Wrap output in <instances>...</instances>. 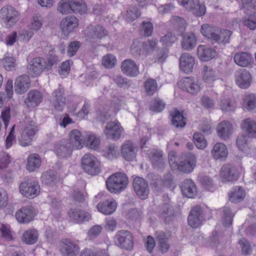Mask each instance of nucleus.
Returning <instances> with one entry per match:
<instances>
[{
	"label": "nucleus",
	"mask_w": 256,
	"mask_h": 256,
	"mask_svg": "<svg viewBox=\"0 0 256 256\" xmlns=\"http://www.w3.org/2000/svg\"><path fill=\"white\" fill-rule=\"evenodd\" d=\"M216 51L214 48L204 45H200L197 48V54L202 61H208L214 57Z\"/></svg>",
	"instance_id": "32"
},
{
	"label": "nucleus",
	"mask_w": 256,
	"mask_h": 256,
	"mask_svg": "<svg viewBox=\"0 0 256 256\" xmlns=\"http://www.w3.org/2000/svg\"><path fill=\"white\" fill-rule=\"evenodd\" d=\"M68 214L69 217L78 223L88 221L91 218L89 212L77 208L70 209Z\"/></svg>",
	"instance_id": "30"
},
{
	"label": "nucleus",
	"mask_w": 256,
	"mask_h": 256,
	"mask_svg": "<svg viewBox=\"0 0 256 256\" xmlns=\"http://www.w3.org/2000/svg\"><path fill=\"white\" fill-rule=\"evenodd\" d=\"M245 192L241 186H236L230 196V200L234 203H238L244 200Z\"/></svg>",
	"instance_id": "45"
},
{
	"label": "nucleus",
	"mask_w": 256,
	"mask_h": 256,
	"mask_svg": "<svg viewBox=\"0 0 256 256\" xmlns=\"http://www.w3.org/2000/svg\"><path fill=\"white\" fill-rule=\"evenodd\" d=\"M54 151L60 158H68L72 154V144L69 140L63 139L55 144Z\"/></svg>",
	"instance_id": "11"
},
{
	"label": "nucleus",
	"mask_w": 256,
	"mask_h": 256,
	"mask_svg": "<svg viewBox=\"0 0 256 256\" xmlns=\"http://www.w3.org/2000/svg\"><path fill=\"white\" fill-rule=\"evenodd\" d=\"M73 146L76 149L82 148L84 144V140L81 132L78 130H73L69 134Z\"/></svg>",
	"instance_id": "40"
},
{
	"label": "nucleus",
	"mask_w": 256,
	"mask_h": 256,
	"mask_svg": "<svg viewBox=\"0 0 256 256\" xmlns=\"http://www.w3.org/2000/svg\"><path fill=\"white\" fill-rule=\"evenodd\" d=\"M38 131V127L34 122L32 120L26 124L19 140L20 144L22 146L30 145Z\"/></svg>",
	"instance_id": "4"
},
{
	"label": "nucleus",
	"mask_w": 256,
	"mask_h": 256,
	"mask_svg": "<svg viewBox=\"0 0 256 256\" xmlns=\"http://www.w3.org/2000/svg\"><path fill=\"white\" fill-rule=\"evenodd\" d=\"M241 128L246 132L248 136L256 138V122L250 118L244 120L241 124Z\"/></svg>",
	"instance_id": "39"
},
{
	"label": "nucleus",
	"mask_w": 256,
	"mask_h": 256,
	"mask_svg": "<svg viewBox=\"0 0 256 256\" xmlns=\"http://www.w3.org/2000/svg\"><path fill=\"white\" fill-rule=\"evenodd\" d=\"M149 158L154 168H162L164 162L162 152L160 150H154L149 154Z\"/></svg>",
	"instance_id": "36"
},
{
	"label": "nucleus",
	"mask_w": 256,
	"mask_h": 256,
	"mask_svg": "<svg viewBox=\"0 0 256 256\" xmlns=\"http://www.w3.org/2000/svg\"><path fill=\"white\" fill-rule=\"evenodd\" d=\"M144 44L138 40L134 41L130 48L131 54L136 57L139 56L144 52Z\"/></svg>",
	"instance_id": "53"
},
{
	"label": "nucleus",
	"mask_w": 256,
	"mask_h": 256,
	"mask_svg": "<svg viewBox=\"0 0 256 256\" xmlns=\"http://www.w3.org/2000/svg\"><path fill=\"white\" fill-rule=\"evenodd\" d=\"M121 70L124 74L130 76H136L139 74L138 66L131 59H126L122 62Z\"/></svg>",
	"instance_id": "24"
},
{
	"label": "nucleus",
	"mask_w": 256,
	"mask_h": 256,
	"mask_svg": "<svg viewBox=\"0 0 256 256\" xmlns=\"http://www.w3.org/2000/svg\"><path fill=\"white\" fill-rule=\"evenodd\" d=\"M196 162V156L192 154H190L184 161L178 162L176 164L177 168H174L172 170L183 173H190L195 168Z\"/></svg>",
	"instance_id": "17"
},
{
	"label": "nucleus",
	"mask_w": 256,
	"mask_h": 256,
	"mask_svg": "<svg viewBox=\"0 0 256 256\" xmlns=\"http://www.w3.org/2000/svg\"><path fill=\"white\" fill-rule=\"evenodd\" d=\"M178 86L182 90L194 94L200 91V85L198 81L194 78L185 77L178 83Z\"/></svg>",
	"instance_id": "9"
},
{
	"label": "nucleus",
	"mask_w": 256,
	"mask_h": 256,
	"mask_svg": "<svg viewBox=\"0 0 256 256\" xmlns=\"http://www.w3.org/2000/svg\"><path fill=\"white\" fill-rule=\"evenodd\" d=\"M220 174L224 182L236 180L238 176L236 167L231 164L223 166L220 169Z\"/></svg>",
	"instance_id": "18"
},
{
	"label": "nucleus",
	"mask_w": 256,
	"mask_h": 256,
	"mask_svg": "<svg viewBox=\"0 0 256 256\" xmlns=\"http://www.w3.org/2000/svg\"><path fill=\"white\" fill-rule=\"evenodd\" d=\"M232 124L228 121L224 120L220 122L216 128L218 136L224 140H226L232 133Z\"/></svg>",
	"instance_id": "28"
},
{
	"label": "nucleus",
	"mask_w": 256,
	"mask_h": 256,
	"mask_svg": "<svg viewBox=\"0 0 256 256\" xmlns=\"http://www.w3.org/2000/svg\"><path fill=\"white\" fill-rule=\"evenodd\" d=\"M41 164V160L38 154H32L28 156L26 168L29 172H34L38 168Z\"/></svg>",
	"instance_id": "44"
},
{
	"label": "nucleus",
	"mask_w": 256,
	"mask_h": 256,
	"mask_svg": "<svg viewBox=\"0 0 256 256\" xmlns=\"http://www.w3.org/2000/svg\"><path fill=\"white\" fill-rule=\"evenodd\" d=\"M160 216L166 223L170 222L174 216L173 208L168 204H164Z\"/></svg>",
	"instance_id": "43"
},
{
	"label": "nucleus",
	"mask_w": 256,
	"mask_h": 256,
	"mask_svg": "<svg viewBox=\"0 0 256 256\" xmlns=\"http://www.w3.org/2000/svg\"><path fill=\"white\" fill-rule=\"evenodd\" d=\"M78 26V20L74 16H68L62 20L60 28L62 34L68 36Z\"/></svg>",
	"instance_id": "15"
},
{
	"label": "nucleus",
	"mask_w": 256,
	"mask_h": 256,
	"mask_svg": "<svg viewBox=\"0 0 256 256\" xmlns=\"http://www.w3.org/2000/svg\"><path fill=\"white\" fill-rule=\"evenodd\" d=\"M136 152L137 148L130 140H126L122 145L121 154L126 160H133Z\"/></svg>",
	"instance_id": "20"
},
{
	"label": "nucleus",
	"mask_w": 256,
	"mask_h": 256,
	"mask_svg": "<svg viewBox=\"0 0 256 256\" xmlns=\"http://www.w3.org/2000/svg\"><path fill=\"white\" fill-rule=\"evenodd\" d=\"M236 82L241 88L246 89L251 84L252 78L248 71L245 69H240L235 73Z\"/></svg>",
	"instance_id": "14"
},
{
	"label": "nucleus",
	"mask_w": 256,
	"mask_h": 256,
	"mask_svg": "<svg viewBox=\"0 0 256 256\" xmlns=\"http://www.w3.org/2000/svg\"><path fill=\"white\" fill-rule=\"evenodd\" d=\"M44 18L40 15H36L32 17L29 28L30 29L38 31L42 26Z\"/></svg>",
	"instance_id": "55"
},
{
	"label": "nucleus",
	"mask_w": 256,
	"mask_h": 256,
	"mask_svg": "<svg viewBox=\"0 0 256 256\" xmlns=\"http://www.w3.org/2000/svg\"><path fill=\"white\" fill-rule=\"evenodd\" d=\"M194 63V58L188 53L182 54L180 58V68L186 74L192 71Z\"/></svg>",
	"instance_id": "25"
},
{
	"label": "nucleus",
	"mask_w": 256,
	"mask_h": 256,
	"mask_svg": "<svg viewBox=\"0 0 256 256\" xmlns=\"http://www.w3.org/2000/svg\"><path fill=\"white\" fill-rule=\"evenodd\" d=\"M116 62V57L112 54H108L104 56L102 59L103 66L107 68H114Z\"/></svg>",
	"instance_id": "58"
},
{
	"label": "nucleus",
	"mask_w": 256,
	"mask_h": 256,
	"mask_svg": "<svg viewBox=\"0 0 256 256\" xmlns=\"http://www.w3.org/2000/svg\"><path fill=\"white\" fill-rule=\"evenodd\" d=\"M40 190L38 184L34 181L26 180L22 182L20 185V192L26 198H34L36 196Z\"/></svg>",
	"instance_id": "8"
},
{
	"label": "nucleus",
	"mask_w": 256,
	"mask_h": 256,
	"mask_svg": "<svg viewBox=\"0 0 256 256\" xmlns=\"http://www.w3.org/2000/svg\"><path fill=\"white\" fill-rule=\"evenodd\" d=\"M145 92L148 95H153L157 90L158 84L156 81L152 78H149L144 82Z\"/></svg>",
	"instance_id": "51"
},
{
	"label": "nucleus",
	"mask_w": 256,
	"mask_h": 256,
	"mask_svg": "<svg viewBox=\"0 0 256 256\" xmlns=\"http://www.w3.org/2000/svg\"><path fill=\"white\" fill-rule=\"evenodd\" d=\"M211 154L214 159L224 160L227 158L228 152L224 144L217 142L214 146Z\"/></svg>",
	"instance_id": "31"
},
{
	"label": "nucleus",
	"mask_w": 256,
	"mask_h": 256,
	"mask_svg": "<svg viewBox=\"0 0 256 256\" xmlns=\"http://www.w3.org/2000/svg\"><path fill=\"white\" fill-rule=\"evenodd\" d=\"M38 231L34 228H30L25 230L22 236V241L28 244L36 243L38 238Z\"/></svg>",
	"instance_id": "38"
},
{
	"label": "nucleus",
	"mask_w": 256,
	"mask_h": 256,
	"mask_svg": "<svg viewBox=\"0 0 256 256\" xmlns=\"http://www.w3.org/2000/svg\"><path fill=\"white\" fill-rule=\"evenodd\" d=\"M20 20V14L10 6H3L0 10V22L10 28L16 24Z\"/></svg>",
	"instance_id": "2"
},
{
	"label": "nucleus",
	"mask_w": 256,
	"mask_h": 256,
	"mask_svg": "<svg viewBox=\"0 0 256 256\" xmlns=\"http://www.w3.org/2000/svg\"><path fill=\"white\" fill-rule=\"evenodd\" d=\"M171 236L172 234L170 231L156 232V238L158 248L162 254L166 253L169 250L170 247V240Z\"/></svg>",
	"instance_id": "12"
},
{
	"label": "nucleus",
	"mask_w": 256,
	"mask_h": 256,
	"mask_svg": "<svg viewBox=\"0 0 256 256\" xmlns=\"http://www.w3.org/2000/svg\"><path fill=\"white\" fill-rule=\"evenodd\" d=\"M82 166L84 171L92 176L96 175L101 172L100 162L90 154H86L82 156Z\"/></svg>",
	"instance_id": "3"
},
{
	"label": "nucleus",
	"mask_w": 256,
	"mask_h": 256,
	"mask_svg": "<svg viewBox=\"0 0 256 256\" xmlns=\"http://www.w3.org/2000/svg\"><path fill=\"white\" fill-rule=\"evenodd\" d=\"M100 144L99 138L94 134H90L87 136L86 140H84V144L90 149L96 150L98 148Z\"/></svg>",
	"instance_id": "52"
},
{
	"label": "nucleus",
	"mask_w": 256,
	"mask_h": 256,
	"mask_svg": "<svg viewBox=\"0 0 256 256\" xmlns=\"http://www.w3.org/2000/svg\"><path fill=\"white\" fill-rule=\"evenodd\" d=\"M108 35V30L101 25L88 28L86 36L90 42H96Z\"/></svg>",
	"instance_id": "13"
},
{
	"label": "nucleus",
	"mask_w": 256,
	"mask_h": 256,
	"mask_svg": "<svg viewBox=\"0 0 256 256\" xmlns=\"http://www.w3.org/2000/svg\"><path fill=\"white\" fill-rule=\"evenodd\" d=\"M132 187L136 194L142 200L148 198L150 189L148 182L144 178L136 177L132 181Z\"/></svg>",
	"instance_id": "7"
},
{
	"label": "nucleus",
	"mask_w": 256,
	"mask_h": 256,
	"mask_svg": "<svg viewBox=\"0 0 256 256\" xmlns=\"http://www.w3.org/2000/svg\"><path fill=\"white\" fill-rule=\"evenodd\" d=\"M222 212V224L224 226H230L232 222V218L234 214L231 212L230 208L228 207H224L221 211Z\"/></svg>",
	"instance_id": "46"
},
{
	"label": "nucleus",
	"mask_w": 256,
	"mask_h": 256,
	"mask_svg": "<svg viewBox=\"0 0 256 256\" xmlns=\"http://www.w3.org/2000/svg\"><path fill=\"white\" fill-rule=\"evenodd\" d=\"M218 28L208 24L202 26L200 32L202 34L212 40L213 36H214Z\"/></svg>",
	"instance_id": "50"
},
{
	"label": "nucleus",
	"mask_w": 256,
	"mask_h": 256,
	"mask_svg": "<svg viewBox=\"0 0 256 256\" xmlns=\"http://www.w3.org/2000/svg\"><path fill=\"white\" fill-rule=\"evenodd\" d=\"M180 188L182 194L188 198H194L196 196V188L191 179L184 180L182 182Z\"/></svg>",
	"instance_id": "27"
},
{
	"label": "nucleus",
	"mask_w": 256,
	"mask_h": 256,
	"mask_svg": "<svg viewBox=\"0 0 256 256\" xmlns=\"http://www.w3.org/2000/svg\"><path fill=\"white\" fill-rule=\"evenodd\" d=\"M30 80L27 75H22L18 77L14 82V91L19 94L26 92L30 88Z\"/></svg>",
	"instance_id": "23"
},
{
	"label": "nucleus",
	"mask_w": 256,
	"mask_h": 256,
	"mask_svg": "<svg viewBox=\"0 0 256 256\" xmlns=\"http://www.w3.org/2000/svg\"><path fill=\"white\" fill-rule=\"evenodd\" d=\"M128 184L126 174L123 172H116L110 176L106 181L108 190L111 193H119L126 188Z\"/></svg>",
	"instance_id": "1"
},
{
	"label": "nucleus",
	"mask_w": 256,
	"mask_h": 256,
	"mask_svg": "<svg viewBox=\"0 0 256 256\" xmlns=\"http://www.w3.org/2000/svg\"><path fill=\"white\" fill-rule=\"evenodd\" d=\"M117 207L115 200H106L97 204L98 210L104 214L110 215L114 212Z\"/></svg>",
	"instance_id": "35"
},
{
	"label": "nucleus",
	"mask_w": 256,
	"mask_h": 256,
	"mask_svg": "<svg viewBox=\"0 0 256 256\" xmlns=\"http://www.w3.org/2000/svg\"><path fill=\"white\" fill-rule=\"evenodd\" d=\"M234 58L235 63L242 67L248 66L253 62L252 56L246 52H236Z\"/></svg>",
	"instance_id": "33"
},
{
	"label": "nucleus",
	"mask_w": 256,
	"mask_h": 256,
	"mask_svg": "<svg viewBox=\"0 0 256 256\" xmlns=\"http://www.w3.org/2000/svg\"><path fill=\"white\" fill-rule=\"evenodd\" d=\"M140 15V12L136 6H131L127 10L126 18L128 20L133 21Z\"/></svg>",
	"instance_id": "60"
},
{
	"label": "nucleus",
	"mask_w": 256,
	"mask_h": 256,
	"mask_svg": "<svg viewBox=\"0 0 256 256\" xmlns=\"http://www.w3.org/2000/svg\"><path fill=\"white\" fill-rule=\"evenodd\" d=\"M194 141L196 146L199 149H204L207 144L206 141L200 133L196 132L194 134Z\"/></svg>",
	"instance_id": "57"
},
{
	"label": "nucleus",
	"mask_w": 256,
	"mask_h": 256,
	"mask_svg": "<svg viewBox=\"0 0 256 256\" xmlns=\"http://www.w3.org/2000/svg\"><path fill=\"white\" fill-rule=\"evenodd\" d=\"M202 210L200 206H196L191 210L188 216V224L192 228H196L202 222Z\"/></svg>",
	"instance_id": "21"
},
{
	"label": "nucleus",
	"mask_w": 256,
	"mask_h": 256,
	"mask_svg": "<svg viewBox=\"0 0 256 256\" xmlns=\"http://www.w3.org/2000/svg\"><path fill=\"white\" fill-rule=\"evenodd\" d=\"M102 227L100 225H94L88 230L87 234L90 240H93L97 238L101 233Z\"/></svg>",
	"instance_id": "62"
},
{
	"label": "nucleus",
	"mask_w": 256,
	"mask_h": 256,
	"mask_svg": "<svg viewBox=\"0 0 256 256\" xmlns=\"http://www.w3.org/2000/svg\"><path fill=\"white\" fill-rule=\"evenodd\" d=\"M70 0H62L58 7V11L62 14H68L72 12Z\"/></svg>",
	"instance_id": "54"
},
{
	"label": "nucleus",
	"mask_w": 256,
	"mask_h": 256,
	"mask_svg": "<svg viewBox=\"0 0 256 256\" xmlns=\"http://www.w3.org/2000/svg\"><path fill=\"white\" fill-rule=\"evenodd\" d=\"M116 242L118 246L126 250H131L134 246L133 236L132 234L126 230H120L117 232Z\"/></svg>",
	"instance_id": "6"
},
{
	"label": "nucleus",
	"mask_w": 256,
	"mask_h": 256,
	"mask_svg": "<svg viewBox=\"0 0 256 256\" xmlns=\"http://www.w3.org/2000/svg\"><path fill=\"white\" fill-rule=\"evenodd\" d=\"M178 2L188 10L197 16H204L206 12L205 5L198 0H176Z\"/></svg>",
	"instance_id": "5"
},
{
	"label": "nucleus",
	"mask_w": 256,
	"mask_h": 256,
	"mask_svg": "<svg viewBox=\"0 0 256 256\" xmlns=\"http://www.w3.org/2000/svg\"><path fill=\"white\" fill-rule=\"evenodd\" d=\"M104 154L108 159L116 158L119 154L118 147L114 144H110L104 150Z\"/></svg>",
	"instance_id": "49"
},
{
	"label": "nucleus",
	"mask_w": 256,
	"mask_h": 256,
	"mask_svg": "<svg viewBox=\"0 0 256 256\" xmlns=\"http://www.w3.org/2000/svg\"><path fill=\"white\" fill-rule=\"evenodd\" d=\"M242 252L244 255H250L252 251V246L246 238H242L238 241Z\"/></svg>",
	"instance_id": "59"
},
{
	"label": "nucleus",
	"mask_w": 256,
	"mask_h": 256,
	"mask_svg": "<svg viewBox=\"0 0 256 256\" xmlns=\"http://www.w3.org/2000/svg\"><path fill=\"white\" fill-rule=\"evenodd\" d=\"M52 102L54 108L58 111H62L66 106V98L64 91L60 88L56 90L53 93Z\"/></svg>",
	"instance_id": "34"
},
{
	"label": "nucleus",
	"mask_w": 256,
	"mask_h": 256,
	"mask_svg": "<svg viewBox=\"0 0 256 256\" xmlns=\"http://www.w3.org/2000/svg\"><path fill=\"white\" fill-rule=\"evenodd\" d=\"M70 0L72 12L80 14L86 13L87 10V6L82 0Z\"/></svg>",
	"instance_id": "48"
},
{
	"label": "nucleus",
	"mask_w": 256,
	"mask_h": 256,
	"mask_svg": "<svg viewBox=\"0 0 256 256\" xmlns=\"http://www.w3.org/2000/svg\"><path fill=\"white\" fill-rule=\"evenodd\" d=\"M46 68V61L40 58H36L31 61L28 68V72L32 76H36L40 74Z\"/></svg>",
	"instance_id": "19"
},
{
	"label": "nucleus",
	"mask_w": 256,
	"mask_h": 256,
	"mask_svg": "<svg viewBox=\"0 0 256 256\" xmlns=\"http://www.w3.org/2000/svg\"><path fill=\"white\" fill-rule=\"evenodd\" d=\"M244 24L251 30L256 29V16L250 15L246 17L243 21Z\"/></svg>",
	"instance_id": "64"
},
{
	"label": "nucleus",
	"mask_w": 256,
	"mask_h": 256,
	"mask_svg": "<svg viewBox=\"0 0 256 256\" xmlns=\"http://www.w3.org/2000/svg\"><path fill=\"white\" fill-rule=\"evenodd\" d=\"M196 43L194 35L192 34H187L183 36L181 44L183 48L190 50L194 48Z\"/></svg>",
	"instance_id": "42"
},
{
	"label": "nucleus",
	"mask_w": 256,
	"mask_h": 256,
	"mask_svg": "<svg viewBox=\"0 0 256 256\" xmlns=\"http://www.w3.org/2000/svg\"><path fill=\"white\" fill-rule=\"evenodd\" d=\"M40 180L43 184L48 186H54L59 181L55 172L52 170L44 172Z\"/></svg>",
	"instance_id": "37"
},
{
	"label": "nucleus",
	"mask_w": 256,
	"mask_h": 256,
	"mask_svg": "<svg viewBox=\"0 0 256 256\" xmlns=\"http://www.w3.org/2000/svg\"><path fill=\"white\" fill-rule=\"evenodd\" d=\"M15 216L18 222L24 224H28L34 218V210L30 206H24L16 212Z\"/></svg>",
	"instance_id": "16"
},
{
	"label": "nucleus",
	"mask_w": 256,
	"mask_h": 256,
	"mask_svg": "<svg viewBox=\"0 0 256 256\" xmlns=\"http://www.w3.org/2000/svg\"><path fill=\"white\" fill-rule=\"evenodd\" d=\"M42 98L43 96L40 91L36 90H31L28 92L24 103L28 108H34L42 102Z\"/></svg>",
	"instance_id": "26"
},
{
	"label": "nucleus",
	"mask_w": 256,
	"mask_h": 256,
	"mask_svg": "<svg viewBox=\"0 0 256 256\" xmlns=\"http://www.w3.org/2000/svg\"><path fill=\"white\" fill-rule=\"evenodd\" d=\"M112 80L118 86L122 88H128L131 86L130 80L121 76H114Z\"/></svg>",
	"instance_id": "61"
},
{
	"label": "nucleus",
	"mask_w": 256,
	"mask_h": 256,
	"mask_svg": "<svg viewBox=\"0 0 256 256\" xmlns=\"http://www.w3.org/2000/svg\"><path fill=\"white\" fill-rule=\"evenodd\" d=\"M232 32L227 30H219L218 29L216 32L213 36L212 42L213 43H217L220 44L225 46L228 44L232 34Z\"/></svg>",
	"instance_id": "29"
},
{
	"label": "nucleus",
	"mask_w": 256,
	"mask_h": 256,
	"mask_svg": "<svg viewBox=\"0 0 256 256\" xmlns=\"http://www.w3.org/2000/svg\"><path fill=\"white\" fill-rule=\"evenodd\" d=\"M244 104L248 110H254L256 107V96L254 94H248L244 99Z\"/></svg>",
	"instance_id": "56"
},
{
	"label": "nucleus",
	"mask_w": 256,
	"mask_h": 256,
	"mask_svg": "<svg viewBox=\"0 0 256 256\" xmlns=\"http://www.w3.org/2000/svg\"><path fill=\"white\" fill-rule=\"evenodd\" d=\"M218 78V76L212 68L204 66L203 68V80L206 83H211Z\"/></svg>",
	"instance_id": "47"
},
{
	"label": "nucleus",
	"mask_w": 256,
	"mask_h": 256,
	"mask_svg": "<svg viewBox=\"0 0 256 256\" xmlns=\"http://www.w3.org/2000/svg\"><path fill=\"white\" fill-rule=\"evenodd\" d=\"M2 64L7 70H12L16 66V60L11 56H6L2 60Z\"/></svg>",
	"instance_id": "63"
},
{
	"label": "nucleus",
	"mask_w": 256,
	"mask_h": 256,
	"mask_svg": "<svg viewBox=\"0 0 256 256\" xmlns=\"http://www.w3.org/2000/svg\"><path fill=\"white\" fill-rule=\"evenodd\" d=\"M122 130L120 122L114 120L107 123L104 132L107 138L116 140L120 138Z\"/></svg>",
	"instance_id": "10"
},
{
	"label": "nucleus",
	"mask_w": 256,
	"mask_h": 256,
	"mask_svg": "<svg viewBox=\"0 0 256 256\" xmlns=\"http://www.w3.org/2000/svg\"><path fill=\"white\" fill-rule=\"evenodd\" d=\"M171 116L172 124L176 128H182L186 124V122L184 120L183 114L177 110L170 112Z\"/></svg>",
	"instance_id": "41"
},
{
	"label": "nucleus",
	"mask_w": 256,
	"mask_h": 256,
	"mask_svg": "<svg viewBox=\"0 0 256 256\" xmlns=\"http://www.w3.org/2000/svg\"><path fill=\"white\" fill-rule=\"evenodd\" d=\"M79 251V247L76 243L70 240L63 241L60 248L62 256H77Z\"/></svg>",
	"instance_id": "22"
}]
</instances>
